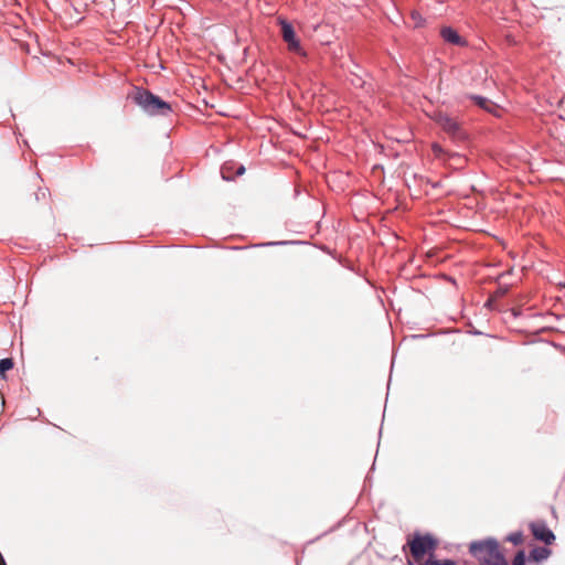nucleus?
<instances>
[{"instance_id": "nucleus-16", "label": "nucleus", "mask_w": 565, "mask_h": 565, "mask_svg": "<svg viewBox=\"0 0 565 565\" xmlns=\"http://www.w3.org/2000/svg\"><path fill=\"white\" fill-rule=\"evenodd\" d=\"M284 244H286V242H268V243L260 244L259 246H276V245H284Z\"/></svg>"}, {"instance_id": "nucleus-4", "label": "nucleus", "mask_w": 565, "mask_h": 565, "mask_svg": "<svg viewBox=\"0 0 565 565\" xmlns=\"http://www.w3.org/2000/svg\"><path fill=\"white\" fill-rule=\"evenodd\" d=\"M434 120L452 139L461 140L466 137L460 124L449 115L437 113Z\"/></svg>"}, {"instance_id": "nucleus-14", "label": "nucleus", "mask_w": 565, "mask_h": 565, "mask_svg": "<svg viewBox=\"0 0 565 565\" xmlns=\"http://www.w3.org/2000/svg\"><path fill=\"white\" fill-rule=\"evenodd\" d=\"M512 565H526V555L523 550H520L512 559Z\"/></svg>"}, {"instance_id": "nucleus-1", "label": "nucleus", "mask_w": 565, "mask_h": 565, "mask_svg": "<svg viewBox=\"0 0 565 565\" xmlns=\"http://www.w3.org/2000/svg\"><path fill=\"white\" fill-rule=\"evenodd\" d=\"M468 550L479 565H509L498 540L494 537L472 541Z\"/></svg>"}, {"instance_id": "nucleus-2", "label": "nucleus", "mask_w": 565, "mask_h": 565, "mask_svg": "<svg viewBox=\"0 0 565 565\" xmlns=\"http://www.w3.org/2000/svg\"><path fill=\"white\" fill-rule=\"evenodd\" d=\"M128 97L150 116H167L171 113L170 104L146 88L135 87Z\"/></svg>"}, {"instance_id": "nucleus-11", "label": "nucleus", "mask_w": 565, "mask_h": 565, "mask_svg": "<svg viewBox=\"0 0 565 565\" xmlns=\"http://www.w3.org/2000/svg\"><path fill=\"white\" fill-rule=\"evenodd\" d=\"M13 360L10 358H4L0 360V376H4L6 372L13 367Z\"/></svg>"}, {"instance_id": "nucleus-9", "label": "nucleus", "mask_w": 565, "mask_h": 565, "mask_svg": "<svg viewBox=\"0 0 565 565\" xmlns=\"http://www.w3.org/2000/svg\"><path fill=\"white\" fill-rule=\"evenodd\" d=\"M469 98L473 100L477 106L487 111H492V108L494 107V104L487 97L480 95H470Z\"/></svg>"}, {"instance_id": "nucleus-3", "label": "nucleus", "mask_w": 565, "mask_h": 565, "mask_svg": "<svg viewBox=\"0 0 565 565\" xmlns=\"http://www.w3.org/2000/svg\"><path fill=\"white\" fill-rule=\"evenodd\" d=\"M437 544V540L434 539L430 534L422 535L416 533L414 534L413 540L408 541L411 554L416 562L422 559L427 553H429V556L433 555Z\"/></svg>"}, {"instance_id": "nucleus-17", "label": "nucleus", "mask_w": 565, "mask_h": 565, "mask_svg": "<svg viewBox=\"0 0 565 565\" xmlns=\"http://www.w3.org/2000/svg\"><path fill=\"white\" fill-rule=\"evenodd\" d=\"M245 172V167L243 164H239L235 171V175H242Z\"/></svg>"}, {"instance_id": "nucleus-6", "label": "nucleus", "mask_w": 565, "mask_h": 565, "mask_svg": "<svg viewBox=\"0 0 565 565\" xmlns=\"http://www.w3.org/2000/svg\"><path fill=\"white\" fill-rule=\"evenodd\" d=\"M529 527L535 540L541 541L546 545H550L555 541V535L545 521H533L530 523Z\"/></svg>"}, {"instance_id": "nucleus-7", "label": "nucleus", "mask_w": 565, "mask_h": 565, "mask_svg": "<svg viewBox=\"0 0 565 565\" xmlns=\"http://www.w3.org/2000/svg\"><path fill=\"white\" fill-rule=\"evenodd\" d=\"M440 36L449 44L457 46L467 45V41L451 26H443L440 29Z\"/></svg>"}, {"instance_id": "nucleus-5", "label": "nucleus", "mask_w": 565, "mask_h": 565, "mask_svg": "<svg viewBox=\"0 0 565 565\" xmlns=\"http://www.w3.org/2000/svg\"><path fill=\"white\" fill-rule=\"evenodd\" d=\"M279 25L281 29V38L286 42L288 50L292 53L305 55L303 49L296 35L292 24L285 19H279Z\"/></svg>"}, {"instance_id": "nucleus-10", "label": "nucleus", "mask_w": 565, "mask_h": 565, "mask_svg": "<svg viewBox=\"0 0 565 565\" xmlns=\"http://www.w3.org/2000/svg\"><path fill=\"white\" fill-rule=\"evenodd\" d=\"M505 541L513 545H521L523 543V533L521 531L512 532L507 535Z\"/></svg>"}, {"instance_id": "nucleus-13", "label": "nucleus", "mask_w": 565, "mask_h": 565, "mask_svg": "<svg viewBox=\"0 0 565 565\" xmlns=\"http://www.w3.org/2000/svg\"><path fill=\"white\" fill-rule=\"evenodd\" d=\"M423 565H457L452 559L438 561L434 559L433 555H430Z\"/></svg>"}, {"instance_id": "nucleus-18", "label": "nucleus", "mask_w": 565, "mask_h": 565, "mask_svg": "<svg viewBox=\"0 0 565 565\" xmlns=\"http://www.w3.org/2000/svg\"><path fill=\"white\" fill-rule=\"evenodd\" d=\"M0 565H7L3 555L0 553Z\"/></svg>"}, {"instance_id": "nucleus-15", "label": "nucleus", "mask_w": 565, "mask_h": 565, "mask_svg": "<svg viewBox=\"0 0 565 565\" xmlns=\"http://www.w3.org/2000/svg\"><path fill=\"white\" fill-rule=\"evenodd\" d=\"M509 290V286H499L495 291V297H503Z\"/></svg>"}, {"instance_id": "nucleus-8", "label": "nucleus", "mask_w": 565, "mask_h": 565, "mask_svg": "<svg viewBox=\"0 0 565 565\" xmlns=\"http://www.w3.org/2000/svg\"><path fill=\"white\" fill-rule=\"evenodd\" d=\"M552 551L545 546H536L530 552V558L536 563L547 559Z\"/></svg>"}, {"instance_id": "nucleus-12", "label": "nucleus", "mask_w": 565, "mask_h": 565, "mask_svg": "<svg viewBox=\"0 0 565 565\" xmlns=\"http://www.w3.org/2000/svg\"><path fill=\"white\" fill-rule=\"evenodd\" d=\"M235 166L234 162H225L221 169L222 178L224 180H232L233 175L231 174V171L233 167Z\"/></svg>"}]
</instances>
